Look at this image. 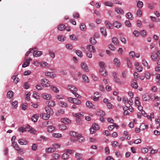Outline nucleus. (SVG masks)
<instances>
[{
	"label": "nucleus",
	"instance_id": "052dcab7",
	"mask_svg": "<svg viewBox=\"0 0 160 160\" xmlns=\"http://www.w3.org/2000/svg\"><path fill=\"white\" fill-rule=\"evenodd\" d=\"M90 42L92 44H95L96 43V41L94 38H91L90 39Z\"/></svg>",
	"mask_w": 160,
	"mask_h": 160
},
{
	"label": "nucleus",
	"instance_id": "338daca9",
	"mask_svg": "<svg viewBox=\"0 0 160 160\" xmlns=\"http://www.w3.org/2000/svg\"><path fill=\"white\" fill-rule=\"evenodd\" d=\"M125 23L126 26L129 28H130L131 26V24L130 22L128 20H126L125 22Z\"/></svg>",
	"mask_w": 160,
	"mask_h": 160
},
{
	"label": "nucleus",
	"instance_id": "0e129e2a",
	"mask_svg": "<svg viewBox=\"0 0 160 160\" xmlns=\"http://www.w3.org/2000/svg\"><path fill=\"white\" fill-rule=\"evenodd\" d=\"M49 52L50 56L51 58H53L55 57V54L54 52L52 51L49 50Z\"/></svg>",
	"mask_w": 160,
	"mask_h": 160
},
{
	"label": "nucleus",
	"instance_id": "aec40b11",
	"mask_svg": "<svg viewBox=\"0 0 160 160\" xmlns=\"http://www.w3.org/2000/svg\"><path fill=\"white\" fill-rule=\"evenodd\" d=\"M118 128V126H117L115 123H113L112 125H110L108 127V129L109 130L111 131L114 128Z\"/></svg>",
	"mask_w": 160,
	"mask_h": 160
},
{
	"label": "nucleus",
	"instance_id": "2eb2a0df",
	"mask_svg": "<svg viewBox=\"0 0 160 160\" xmlns=\"http://www.w3.org/2000/svg\"><path fill=\"white\" fill-rule=\"evenodd\" d=\"M40 116L44 120L48 119L50 117V115L47 113H42L40 114Z\"/></svg>",
	"mask_w": 160,
	"mask_h": 160
},
{
	"label": "nucleus",
	"instance_id": "6ab92c4d",
	"mask_svg": "<svg viewBox=\"0 0 160 160\" xmlns=\"http://www.w3.org/2000/svg\"><path fill=\"white\" fill-rule=\"evenodd\" d=\"M61 122L65 124H68L70 122V121L68 118H63L61 120Z\"/></svg>",
	"mask_w": 160,
	"mask_h": 160
},
{
	"label": "nucleus",
	"instance_id": "6e6d98bb",
	"mask_svg": "<svg viewBox=\"0 0 160 160\" xmlns=\"http://www.w3.org/2000/svg\"><path fill=\"white\" fill-rule=\"evenodd\" d=\"M126 16L130 20H132L133 18L132 15L130 12L127 13L126 15Z\"/></svg>",
	"mask_w": 160,
	"mask_h": 160
},
{
	"label": "nucleus",
	"instance_id": "473e14b6",
	"mask_svg": "<svg viewBox=\"0 0 160 160\" xmlns=\"http://www.w3.org/2000/svg\"><path fill=\"white\" fill-rule=\"evenodd\" d=\"M82 78L83 81L86 83H88L89 80L88 77L86 75H83L82 76Z\"/></svg>",
	"mask_w": 160,
	"mask_h": 160
},
{
	"label": "nucleus",
	"instance_id": "5701e85b",
	"mask_svg": "<svg viewBox=\"0 0 160 160\" xmlns=\"http://www.w3.org/2000/svg\"><path fill=\"white\" fill-rule=\"evenodd\" d=\"M38 118V116L36 114H34L33 115L31 118V120L34 122H36Z\"/></svg>",
	"mask_w": 160,
	"mask_h": 160
},
{
	"label": "nucleus",
	"instance_id": "bf43d9fd",
	"mask_svg": "<svg viewBox=\"0 0 160 160\" xmlns=\"http://www.w3.org/2000/svg\"><path fill=\"white\" fill-rule=\"evenodd\" d=\"M65 37L62 35H59L58 37V39L59 41L63 42L64 40Z\"/></svg>",
	"mask_w": 160,
	"mask_h": 160
},
{
	"label": "nucleus",
	"instance_id": "ddd939ff",
	"mask_svg": "<svg viewBox=\"0 0 160 160\" xmlns=\"http://www.w3.org/2000/svg\"><path fill=\"white\" fill-rule=\"evenodd\" d=\"M46 152L48 153H52L55 151V149L52 147H49L46 148L45 149Z\"/></svg>",
	"mask_w": 160,
	"mask_h": 160
},
{
	"label": "nucleus",
	"instance_id": "cd10ccee",
	"mask_svg": "<svg viewBox=\"0 0 160 160\" xmlns=\"http://www.w3.org/2000/svg\"><path fill=\"white\" fill-rule=\"evenodd\" d=\"M80 28L81 30L82 31H85L86 30V25L83 23H81L80 25Z\"/></svg>",
	"mask_w": 160,
	"mask_h": 160
},
{
	"label": "nucleus",
	"instance_id": "f03ea898",
	"mask_svg": "<svg viewBox=\"0 0 160 160\" xmlns=\"http://www.w3.org/2000/svg\"><path fill=\"white\" fill-rule=\"evenodd\" d=\"M112 75L113 77L114 80L115 82L119 84H121L122 83L120 79L117 76V73L116 72H113Z\"/></svg>",
	"mask_w": 160,
	"mask_h": 160
},
{
	"label": "nucleus",
	"instance_id": "69168bd1",
	"mask_svg": "<svg viewBox=\"0 0 160 160\" xmlns=\"http://www.w3.org/2000/svg\"><path fill=\"white\" fill-rule=\"evenodd\" d=\"M30 63L29 61H26L23 63L22 65V67L23 68H25L28 66Z\"/></svg>",
	"mask_w": 160,
	"mask_h": 160
},
{
	"label": "nucleus",
	"instance_id": "412c9836",
	"mask_svg": "<svg viewBox=\"0 0 160 160\" xmlns=\"http://www.w3.org/2000/svg\"><path fill=\"white\" fill-rule=\"evenodd\" d=\"M113 25L117 28H119L121 27V24L118 21H115L113 23Z\"/></svg>",
	"mask_w": 160,
	"mask_h": 160
},
{
	"label": "nucleus",
	"instance_id": "680f3d73",
	"mask_svg": "<svg viewBox=\"0 0 160 160\" xmlns=\"http://www.w3.org/2000/svg\"><path fill=\"white\" fill-rule=\"evenodd\" d=\"M104 4L105 5L110 7H112L113 5V4L111 2L109 1L105 2L104 3Z\"/></svg>",
	"mask_w": 160,
	"mask_h": 160
},
{
	"label": "nucleus",
	"instance_id": "a18cd8bd",
	"mask_svg": "<svg viewBox=\"0 0 160 160\" xmlns=\"http://www.w3.org/2000/svg\"><path fill=\"white\" fill-rule=\"evenodd\" d=\"M147 126H148L147 125H146L145 124H144V123H142L141 124L140 126V130H144L145 129L147 128Z\"/></svg>",
	"mask_w": 160,
	"mask_h": 160
},
{
	"label": "nucleus",
	"instance_id": "13d9d810",
	"mask_svg": "<svg viewBox=\"0 0 160 160\" xmlns=\"http://www.w3.org/2000/svg\"><path fill=\"white\" fill-rule=\"evenodd\" d=\"M97 114L98 116L102 117L105 115V114L103 111H100L97 112Z\"/></svg>",
	"mask_w": 160,
	"mask_h": 160
},
{
	"label": "nucleus",
	"instance_id": "3c124183",
	"mask_svg": "<svg viewBox=\"0 0 160 160\" xmlns=\"http://www.w3.org/2000/svg\"><path fill=\"white\" fill-rule=\"evenodd\" d=\"M133 35L136 37H138L140 35V32L137 30H134L132 33Z\"/></svg>",
	"mask_w": 160,
	"mask_h": 160
},
{
	"label": "nucleus",
	"instance_id": "603ef678",
	"mask_svg": "<svg viewBox=\"0 0 160 160\" xmlns=\"http://www.w3.org/2000/svg\"><path fill=\"white\" fill-rule=\"evenodd\" d=\"M104 23L105 25L109 29H111L112 28L111 23L108 21H105L104 22Z\"/></svg>",
	"mask_w": 160,
	"mask_h": 160
},
{
	"label": "nucleus",
	"instance_id": "e433bc0d",
	"mask_svg": "<svg viewBox=\"0 0 160 160\" xmlns=\"http://www.w3.org/2000/svg\"><path fill=\"white\" fill-rule=\"evenodd\" d=\"M129 56L132 59H134L135 55V53L133 51H131L129 53Z\"/></svg>",
	"mask_w": 160,
	"mask_h": 160
},
{
	"label": "nucleus",
	"instance_id": "4be33fe9",
	"mask_svg": "<svg viewBox=\"0 0 160 160\" xmlns=\"http://www.w3.org/2000/svg\"><path fill=\"white\" fill-rule=\"evenodd\" d=\"M42 97L44 99L47 100H49L51 98V96L47 93H43L42 94Z\"/></svg>",
	"mask_w": 160,
	"mask_h": 160
},
{
	"label": "nucleus",
	"instance_id": "20e7f679",
	"mask_svg": "<svg viewBox=\"0 0 160 160\" xmlns=\"http://www.w3.org/2000/svg\"><path fill=\"white\" fill-rule=\"evenodd\" d=\"M45 110L47 114L50 115H52L54 113L52 109L49 107H46L45 108Z\"/></svg>",
	"mask_w": 160,
	"mask_h": 160
},
{
	"label": "nucleus",
	"instance_id": "37998d69",
	"mask_svg": "<svg viewBox=\"0 0 160 160\" xmlns=\"http://www.w3.org/2000/svg\"><path fill=\"white\" fill-rule=\"evenodd\" d=\"M59 128L61 130H64L67 129V127L65 125L62 124L59 126Z\"/></svg>",
	"mask_w": 160,
	"mask_h": 160
},
{
	"label": "nucleus",
	"instance_id": "774afa93",
	"mask_svg": "<svg viewBox=\"0 0 160 160\" xmlns=\"http://www.w3.org/2000/svg\"><path fill=\"white\" fill-rule=\"evenodd\" d=\"M70 38L74 41H77V38L74 35H72L70 36Z\"/></svg>",
	"mask_w": 160,
	"mask_h": 160
},
{
	"label": "nucleus",
	"instance_id": "e2e57ef3",
	"mask_svg": "<svg viewBox=\"0 0 160 160\" xmlns=\"http://www.w3.org/2000/svg\"><path fill=\"white\" fill-rule=\"evenodd\" d=\"M114 63L116 66L117 67H120L121 65L119 61H114Z\"/></svg>",
	"mask_w": 160,
	"mask_h": 160
},
{
	"label": "nucleus",
	"instance_id": "79ce46f5",
	"mask_svg": "<svg viewBox=\"0 0 160 160\" xmlns=\"http://www.w3.org/2000/svg\"><path fill=\"white\" fill-rule=\"evenodd\" d=\"M92 128L96 131L99 128V126L96 123H94L92 124Z\"/></svg>",
	"mask_w": 160,
	"mask_h": 160
},
{
	"label": "nucleus",
	"instance_id": "6e6552de",
	"mask_svg": "<svg viewBox=\"0 0 160 160\" xmlns=\"http://www.w3.org/2000/svg\"><path fill=\"white\" fill-rule=\"evenodd\" d=\"M33 56L34 57H40L42 54V52L41 51H33Z\"/></svg>",
	"mask_w": 160,
	"mask_h": 160
},
{
	"label": "nucleus",
	"instance_id": "4468645a",
	"mask_svg": "<svg viewBox=\"0 0 160 160\" xmlns=\"http://www.w3.org/2000/svg\"><path fill=\"white\" fill-rule=\"evenodd\" d=\"M39 63L40 64V65L42 67H50V64L45 61H42Z\"/></svg>",
	"mask_w": 160,
	"mask_h": 160
},
{
	"label": "nucleus",
	"instance_id": "49530a36",
	"mask_svg": "<svg viewBox=\"0 0 160 160\" xmlns=\"http://www.w3.org/2000/svg\"><path fill=\"white\" fill-rule=\"evenodd\" d=\"M13 94V93L12 91H9L7 93V97L8 98H11L12 97Z\"/></svg>",
	"mask_w": 160,
	"mask_h": 160
},
{
	"label": "nucleus",
	"instance_id": "0eeeda50",
	"mask_svg": "<svg viewBox=\"0 0 160 160\" xmlns=\"http://www.w3.org/2000/svg\"><path fill=\"white\" fill-rule=\"evenodd\" d=\"M87 49L91 52H95L96 49L92 45H89L87 46Z\"/></svg>",
	"mask_w": 160,
	"mask_h": 160
},
{
	"label": "nucleus",
	"instance_id": "f3484780",
	"mask_svg": "<svg viewBox=\"0 0 160 160\" xmlns=\"http://www.w3.org/2000/svg\"><path fill=\"white\" fill-rule=\"evenodd\" d=\"M115 11L118 14H122L124 13V11L123 9L120 8H115Z\"/></svg>",
	"mask_w": 160,
	"mask_h": 160
},
{
	"label": "nucleus",
	"instance_id": "8fccbe9b",
	"mask_svg": "<svg viewBox=\"0 0 160 160\" xmlns=\"http://www.w3.org/2000/svg\"><path fill=\"white\" fill-rule=\"evenodd\" d=\"M68 100L69 102L72 103H74L75 101H76L77 99L75 98L69 97L68 98Z\"/></svg>",
	"mask_w": 160,
	"mask_h": 160
},
{
	"label": "nucleus",
	"instance_id": "c03bdc74",
	"mask_svg": "<svg viewBox=\"0 0 160 160\" xmlns=\"http://www.w3.org/2000/svg\"><path fill=\"white\" fill-rule=\"evenodd\" d=\"M52 136L53 137L57 138H59L62 136V134L59 133H53Z\"/></svg>",
	"mask_w": 160,
	"mask_h": 160
},
{
	"label": "nucleus",
	"instance_id": "72a5a7b5",
	"mask_svg": "<svg viewBox=\"0 0 160 160\" xmlns=\"http://www.w3.org/2000/svg\"><path fill=\"white\" fill-rule=\"evenodd\" d=\"M140 34L143 37H145L147 35V32L145 30H143L140 31Z\"/></svg>",
	"mask_w": 160,
	"mask_h": 160
},
{
	"label": "nucleus",
	"instance_id": "4d7b16f0",
	"mask_svg": "<svg viewBox=\"0 0 160 160\" xmlns=\"http://www.w3.org/2000/svg\"><path fill=\"white\" fill-rule=\"evenodd\" d=\"M69 134L72 137H77L78 136L77 135V133L74 131H71L70 132H69Z\"/></svg>",
	"mask_w": 160,
	"mask_h": 160
},
{
	"label": "nucleus",
	"instance_id": "f704fd0d",
	"mask_svg": "<svg viewBox=\"0 0 160 160\" xmlns=\"http://www.w3.org/2000/svg\"><path fill=\"white\" fill-rule=\"evenodd\" d=\"M52 156L53 158V159H59L60 158V156L58 153H54L52 154Z\"/></svg>",
	"mask_w": 160,
	"mask_h": 160
},
{
	"label": "nucleus",
	"instance_id": "a211bd4d",
	"mask_svg": "<svg viewBox=\"0 0 160 160\" xmlns=\"http://www.w3.org/2000/svg\"><path fill=\"white\" fill-rule=\"evenodd\" d=\"M131 86L133 88L135 89H136L138 88V82L136 80H133V81L132 82Z\"/></svg>",
	"mask_w": 160,
	"mask_h": 160
},
{
	"label": "nucleus",
	"instance_id": "a19ab883",
	"mask_svg": "<svg viewBox=\"0 0 160 160\" xmlns=\"http://www.w3.org/2000/svg\"><path fill=\"white\" fill-rule=\"evenodd\" d=\"M86 106L89 108H92L94 106V105L90 101H87L86 102Z\"/></svg>",
	"mask_w": 160,
	"mask_h": 160
},
{
	"label": "nucleus",
	"instance_id": "dca6fc26",
	"mask_svg": "<svg viewBox=\"0 0 160 160\" xmlns=\"http://www.w3.org/2000/svg\"><path fill=\"white\" fill-rule=\"evenodd\" d=\"M99 72L102 76H106L107 75V72L105 69L100 68Z\"/></svg>",
	"mask_w": 160,
	"mask_h": 160
},
{
	"label": "nucleus",
	"instance_id": "f8f14e48",
	"mask_svg": "<svg viewBox=\"0 0 160 160\" xmlns=\"http://www.w3.org/2000/svg\"><path fill=\"white\" fill-rule=\"evenodd\" d=\"M46 76L50 77L52 78H54L56 77V75L53 74L52 72L47 71L45 73Z\"/></svg>",
	"mask_w": 160,
	"mask_h": 160
},
{
	"label": "nucleus",
	"instance_id": "b1692460",
	"mask_svg": "<svg viewBox=\"0 0 160 160\" xmlns=\"http://www.w3.org/2000/svg\"><path fill=\"white\" fill-rule=\"evenodd\" d=\"M50 89L53 92L56 93H58L59 92L58 89L55 86L51 85L50 87Z\"/></svg>",
	"mask_w": 160,
	"mask_h": 160
},
{
	"label": "nucleus",
	"instance_id": "c85d7f7f",
	"mask_svg": "<svg viewBox=\"0 0 160 160\" xmlns=\"http://www.w3.org/2000/svg\"><path fill=\"white\" fill-rule=\"evenodd\" d=\"M65 26L63 24H59L58 26V29L61 31L64 30L65 28Z\"/></svg>",
	"mask_w": 160,
	"mask_h": 160
},
{
	"label": "nucleus",
	"instance_id": "09e8293b",
	"mask_svg": "<svg viewBox=\"0 0 160 160\" xmlns=\"http://www.w3.org/2000/svg\"><path fill=\"white\" fill-rule=\"evenodd\" d=\"M143 3L142 1L137 2V6L139 8H141L143 7Z\"/></svg>",
	"mask_w": 160,
	"mask_h": 160
},
{
	"label": "nucleus",
	"instance_id": "2f4dec72",
	"mask_svg": "<svg viewBox=\"0 0 160 160\" xmlns=\"http://www.w3.org/2000/svg\"><path fill=\"white\" fill-rule=\"evenodd\" d=\"M63 160H67L69 156L67 153H64L61 156Z\"/></svg>",
	"mask_w": 160,
	"mask_h": 160
},
{
	"label": "nucleus",
	"instance_id": "f257e3e1",
	"mask_svg": "<svg viewBox=\"0 0 160 160\" xmlns=\"http://www.w3.org/2000/svg\"><path fill=\"white\" fill-rule=\"evenodd\" d=\"M67 89L68 90H70L74 95L75 97L78 98H80L81 97L76 92L78 90L77 88L71 85H69L68 86Z\"/></svg>",
	"mask_w": 160,
	"mask_h": 160
},
{
	"label": "nucleus",
	"instance_id": "de8ad7c7",
	"mask_svg": "<svg viewBox=\"0 0 160 160\" xmlns=\"http://www.w3.org/2000/svg\"><path fill=\"white\" fill-rule=\"evenodd\" d=\"M76 54L80 57H82L83 56V54L82 51L80 50H76L75 51Z\"/></svg>",
	"mask_w": 160,
	"mask_h": 160
},
{
	"label": "nucleus",
	"instance_id": "423d86ee",
	"mask_svg": "<svg viewBox=\"0 0 160 160\" xmlns=\"http://www.w3.org/2000/svg\"><path fill=\"white\" fill-rule=\"evenodd\" d=\"M41 83L44 85L46 87H48L50 86V83L48 80L47 79L44 78L41 80Z\"/></svg>",
	"mask_w": 160,
	"mask_h": 160
},
{
	"label": "nucleus",
	"instance_id": "1a4fd4ad",
	"mask_svg": "<svg viewBox=\"0 0 160 160\" xmlns=\"http://www.w3.org/2000/svg\"><path fill=\"white\" fill-rule=\"evenodd\" d=\"M17 75L18 74L15 73L12 77V79L13 80V82L16 84L18 83L19 81V78L17 77Z\"/></svg>",
	"mask_w": 160,
	"mask_h": 160
},
{
	"label": "nucleus",
	"instance_id": "7c9ffc66",
	"mask_svg": "<svg viewBox=\"0 0 160 160\" xmlns=\"http://www.w3.org/2000/svg\"><path fill=\"white\" fill-rule=\"evenodd\" d=\"M77 139L78 142H81L84 141V138L81 135H78L77 137Z\"/></svg>",
	"mask_w": 160,
	"mask_h": 160
},
{
	"label": "nucleus",
	"instance_id": "bb28decb",
	"mask_svg": "<svg viewBox=\"0 0 160 160\" xmlns=\"http://www.w3.org/2000/svg\"><path fill=\"white\" fill-rule=\"evenodd\" d=\"M112 42L115 45L118 46L119 44L118 40L116 37L112 38Z\"/></svg>",
	"mask_w": 160,
	"mask_h": 160
},
{
	"label": "nucleus",
	"instance_id": "c9c22d12",
	"mask_svg": "<svg viewBox=\"0 0 160 160\" xmlns=\"http://www.w3.org/2000/svg\"><path fill=\"white\" fill-rule=\"evenodd\" d=\"M52 146L53 147V148L54 149H55V151L56 149L59 148L61 146L59 144L54 143L52 144Z\"/></svg>",
	"mask_w": 160,
	"mask_h": 160
},
{
	"label": "nucleus",
	"instance_id": "5fc2aeb1",
	"mask_svg": "<svg viewBox=\"0 0 160 160\" xmlns=\"http://www.w3.org/2000/svg\"><path fill=\"white\" fill-rule=\"evenodd\" d=\"M28 104L27 103H24L21 106L22 109L23 110H26L28 108Z\"/></svg>",
	"mask_w": 160,
	"mask_h": 160
},
{
	"label": "nucleus",
	"instance_id": "a878e982",
	"mask_svg": "<svg viewBox=\"0 0 160 160\" xmlns=\"http://www.w3.org/2000/svg\"><path fill=\"white\" fill-rule=\"evenodd\" d=\"M142 98L144 101H147L149 100V97L147 94H145L142 95Z\"/></svg>",
	"mask_w": 160,
	"mask_h": 160
},
{
	"label": "nucleus",
	"instance_id": "9b49d317",
	"mask_svg": "<svg viewBox=\"0 0 160 160\" xmlns=\"http://www.w3.org/2000/svg\"><path fill=\"white\" fill-rule=\"evenodd\" d=\"M100 30L101 32L103 35L105 37H106L107 35V34L106 28L104 27H102L100 28Z\"/></svg>",
	"mask_w": 160,
	"mask_h": 160
},
{
	"label": "nucleus",
	"instance_id": "39448f33",
	"mask_svg": "<svg viewBox=\"0 0 160 160\" xmlns=\"http://www.w3.org/2000/svg\"><path fill=\"white\" fill-rule=\"evenodd\" d=\"M81 66L82 69L84 72H89L88 67L85 62H83L82 63Z\"/></svg>",
	"mask_w": 160,
	"mask_h": 160
},
{
	"label": "nucleus",
	"instance_id": "9d476101",
	"mask_svg": "<svg viewBox=\"0 0 160 160\" xmlns=\"http://www.w3.org/2000/svg\"><path fill=\"white\" fill-rule=\"evenodd\" d=\"M18 142L21 145H26L28 143L27 141L24 138L19 139L18 140Z\"/></svg>",
	"mask_w": 160,
	"mask_h": 160
},
{
	"label": "nucleus",
	"instance_id": "864d4df0",
	"mask_svg": "<svg viewBox=\"0 0 160 160\" xmlns=\"http://www.w3.org/2000/svg\"><path fill=\"white\" fill-rule=\"evenodd\" d=\"M55 129V128L52 126H50L49 127H48L47 128V131L48 132H51L53 131Z\"/></svg>",
	"mask_w": 160,
	"mask_h": 160
},
{
	"label": "nucleus",
	"instance_id": "c756f323",
	"mask_svg": "<svg viewBox=\"0 0 160 160\" xmlns=\"http://www.w3.org/2000/svg\"><path fill=\"white\" fill-rule=\"evenodd\" d=\"M48 107H53L55 105V102L53 101H49L48 102Z\"/></svg>",
	"mask_w": 160,
	"mask_h": 160
},
{
	"label": "nucleus",
	"instance_id": "7ed1b4c3",
	"mask_svg": "<svg viewBox=\"0 0 160 160\" xmlns=\"http://www.w3.org/2000/svg\"><path fill=\"white\" fill-rule=\"evenodd\" d=\"M25 128H26V131L30 132L33 134H35L36 133V131L34 128L31 127L29 125H28Z\"/></svg>",
	"mask_w": 160,
	"mask_h": 160
},
{
	"label": "nucleus",
	"instance_id": "393cba45",
	"mask_svg": "<svg viewBox=\"0 0 160 160\" xmlns=\"http://www.w3.org/2000/svg\"><path fill=\"white\" fill-rule=\"evenodd\" d=\"M58 104L60 107L63 108H66L67 106V103L62 101L58 102Z\"/></svg>",
	"mask_w": 160,
	"mask_h": 160
},
{
	"label": "nucleus",
	"instance_id": "ea45409f",
	"mask_svg": "<svg viewBox=\"0 0 160 160\" xmlns=\"http://www.w3.org/2000/svg\"><path fill=\"white\" fill-rule=\"evenodd\" d=\"M99 65L101 68L104 69L106 67V66L104 62L103 61H101L99 62Z\"/></svg>",
	"mask_w": 160,
	"mask_h": 160
},
{
	"label": "nucleus",
	"instance_id": "58836bf2",
	"mask_svg": "<svg viewBox=\"0 0 160 160\" xmlns=\"http://www.w3.org/2000/svg\"><path fill=\"white\" fill-rule=\"evenodd\" d=\"M36 88L38 90H40L44 88V86L41 84H38L36 86Z\"/></svg>",
	"mask_w": 160,
	"mask_h": 160
},
{
	"label": "nucleus",
	"instance_id": "4c0bfd02",
	"mask_svg": "<svg viewBox=\"0 0 160 160\" xmlns=\"http://www.w3.org/2000/svg\"><path fill=\"white\" fill-rule=\"evenodd\" d=\"M18 102L16 101H15L12 103V105L13 106L12 108L14 109H16L18 107Z\"/></svg>",
	"mask_w": 160,
	"mask_h": 160
}]
</instances>
